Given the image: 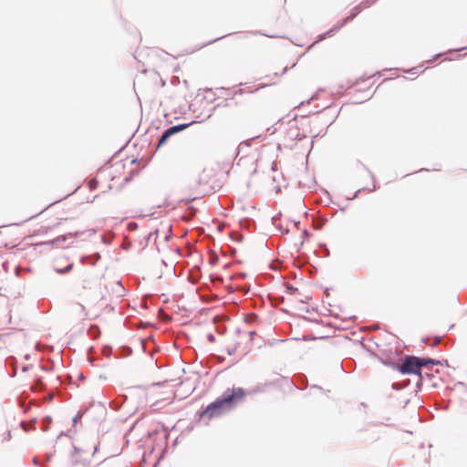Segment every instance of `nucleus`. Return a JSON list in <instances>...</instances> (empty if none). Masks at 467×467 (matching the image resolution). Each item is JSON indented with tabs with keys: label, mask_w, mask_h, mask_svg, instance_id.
I'll use <instances>...</instances> for the list:
<instances>
[{
	"label": "nucleus",
	"mask_w": 467,
	"mask_h": 467,
	"mask_svg": "<svg viewBox=\"0 0 467 467\" xmlns=\"http://www.w3.org/2000/svg\"><path fill=\"white\" fill-rule=\"evenodd\" d=\"M244 398V390L242 388L228 389L221 398L209 404L200 417L207 420L220 417L239 404Z\"/></svg>",
	"instance_id": "f257e3e1"
},
{
	"label": "nucleus",
	"mask_w": 467,
	"mask_h": 467,
	"mask_svg": "<svg viewBox=\"0 0 467 467\" xmlns=\"http://www.w3.org/2000/svg\"><path fill=\"white\" fill-rule=\"evenodd\" d=\"M438 363V361L432 358L409 356L405 358L404 362L399 366V370L402 374H417L420 376L421 368L428 367L430 365H436Z\"/></svg>",
	"instance_id": "f03ea898"
},
{
	"label": "nucleus",
	"mask_w": 467,
	"mask_h": 467,
	"mask_svg": "<svg viewBox=\"0 0 467 467\" xmlns=\"http://www.w3.org/2000/svg\"><path fill=\"white\" fill-rule=\"evenodd\" d=\"M62 211H55L52 213H47L43 216V233L47 232L48 230L55 229L63 223V221H67V218L62 216Z\"/></svg>",
	"instance_id": "7ed1b4c3"
},
{
	"label": "nucleus",
	"mask_w": 467,
	"mask_h": 467,
	"mask_svg": "<svg viewBox=\"0 0 467 467\" xmlns=\"http://www.w3.org/2000/svg\"><path fill=\"white\" fill-rule=\"evenodd\" d=\"M190 125H191L190 123H184V124L172 126V127L169 128L168 130H166L159 140L158 147L162 146L171 135L185 130Z\"/></svg>",
	"instance_id": "20e7f679"
},
{
	"label": "nucleus",
	"mask_w": 467,
	"mask_h": 467,
	"mask_svg": "<svg viewBox=\"0 0 467 467\" xmlns=\"http://www.w3.org/2000/svg\"><path fill=\"white\" fill-rule=\"evenodd\" d=\"M36 422V419H33L29 422H21V427L24 429L25 431H28L30 430L35 429V424Z\"/></svg>",
	"instance_id": "39448f33"
},
{
	"label": "nucleus",
	"mask_w": 467,
	"mask_h": 467,
	"mask_svg": "<svg viewBox=\"0 0 467 467\" xmlns=\"http://www.w3.org/2000/svg\"><path fill=\"white\" fill-rule=\"evenodd\" d=\"M72 267H73V265L70 264L65 269H59V270H57V272L61 273V274L67 273L72 269Z\"/></svg>",
	"instance_id": "423d86ee"
},
{
	"label": "nucleus",
	"mask_w": 467,
	"mask_h": 467,
	"mask_svg": "<svg viewBox=\"0 0 467 467\" xmlns=\"http://www.w3.org/2000/svg\"><path fill=\"white\" fill-rule=\"evenodd\" d=\"M41 383H42V382H41V380H40V379H37V384H36V386L31 387V389H32L33 391L37 390V389H38V384H41Z\"/></svg>",
	"instance_id": "0eeeda50"
},
{
	"label": "nucleus",
	"mask_w": 467,
	"mask_h": 467,
	"mask_svg": "<svg viewBox=\"0 0 467 467\" xmlns=\"http://www.w3.org/2000/svg\"><path fill=\"white\" fill-rule=\"evenodd\" d=\"M96 185H97V182H95V181H91V182H89V186H90V188H95V187H96Z\"/></svg>",
	"instance_id": "6e6552de"
},
{
	"label": "nucleus",
	"mask_w": 467,
	"mask_h": 467,
	"mask_svg": "<svg viewBox=\"0 0 467 467\" xmlns=\"http://www.w3.org/2000/svg\"><path fill=\"white\" fill-rule=\"evenodd\" d=\"M290 289H291V291H294V289H293V288H290ZM295 291H297V288H295Z\"/></svg>",
	"instance_id": "1a4fd4ad"
}]
</instances>
